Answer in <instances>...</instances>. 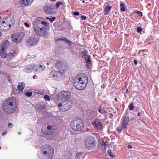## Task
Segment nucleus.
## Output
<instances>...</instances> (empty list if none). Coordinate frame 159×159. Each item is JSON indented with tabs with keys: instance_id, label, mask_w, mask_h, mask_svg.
Wrapping results in <instances>:
<instances>
[{
	"instance_id": "1",
	"label": "nucleus",
	"mask_w": 159,
	"mask_h": 159,
	"mask_svg": "<svg viewBox=\"0 0 159 159\" xmlns=\"http://www.w3.org/2000/svg\"><path fill=\"white\" fill-rule=\"evenodd\" d=\"M78 81L73 83L74 86L79 90H82L86 88V84L88 83V78L84 74H80L79 75Z\"/></svg>"
},
{
	"instance_id": "2",
	"label": "nucleus",
	"mask_w": 159,
	"mask_h": 159,
	"mask_svg": "<svg viewBox=\"0 0 159 159\" xmlns=\"http://www.w3.org/2000/svg\"><path fill=\"white\" fill-rule=\"evenodd\" d=\"M16 102L14 98L9 99L4 101L3 109L7 113L11 114L14 112L16 108Z\"/></svg>"
},
{
	"instance_id": "3",
	"label": "nucleus",
	"mask_w": 159,
	"mask_h": 159,
	"mask_svg": "<svg viewBox=\"0 0 159 159\" xmlns=\"http://www.w3.org/2000/svg\"><path fill=\"white\" fill-rule=\"evenodd\" d=\"M70 126L73 130L75 131H79L83 128L84 124L80 119L75 118L71 122Z\"/></svg>"
},
{
	"instance_id": "4",
	"label": "nucleus",
	"mask_w": 159,
	"mask_h": 159,
	"mask_svg": "<svg viewBox=\"0 0 159 159\" xmlns=\"http://www.w3.org/2000/svg\"><path fill=\"white\" fill-rule=\"evenodd\" d=\"M71 103L69 100L61 101L58 104L59 110L62 111H66L69 110L71 107Z\"/></svg>"
},
{
	"instance_id": "5",
	"label": "nucleus",
	"mask_w": 159,
	"mask_h": 159,
	"mask_svg": "<svg viewBox=\"0 0 159 159\" xmlns=\"http://www.w3.org/2000/svg\"><path fill=\"white\" fill-rule=\"evenodd\" d=\"M55 66L57 67L60 72L64 73L68 70L67 65L65 62L58 61L55 63Z\"/></svg>"
},
{
	"instance_id": "6",
	"label": "nucleus",
	"mask_w": 159,
	"mask_h": 159,
	"mask_svg": "<svg viewBox=\"0 0 159 159\" xmlns=\"http://www.w3.org/2000/svg\"><path fill=\"white\" fill-rule=\"evenodd\" d=\"M94 141L93 138L90 136L88 137L85 140V147L89 149L94 148L95 147Z\"/></svg>"
},
{
	"instance_id": "7",
	"label": "nucleus",
	"mask_w": 159,
	"mask_h": 159,
	"mask_svg": "<svg viewBox=\"0 0 159 159\" xmlns=\"http://www.w3.org/2000/svg\"><path fill=\"white\" fill-rule=\"evenodd\" d=\"M24 36V33H18L12 36V40L16 43H19L21 41Z\"/></svg>"
},
{
	"instance_id": "8",
	"label": "nucleus",
	"mask_w": 159,
	"mask_h": 159,
	"mask_svg": "<svg viewBox=\"0 0 159 159\" xmlns=\"http://www.w3.org/2000/svg\"><path fill=\"white\" fill-rule=\"evenodd\" d=\"M8 21L7 20L5 19L4 20L0 22V30L5 31L9 30L11 25Z\"/></svg>"
},
{
	"instance_id": "9",
	"label": "nucleus",
	"mask_w": 159,
	"mask_h": 159,
	"mask_svg": "<svg viewBox=\"0 0 159 159\" xmlns=\"http://www.w3.org/2000/svg\"><path fill=\"white\" fill-rule=\"evenodd\" d=\"M33 25L34 31L38 35H40V18L34 19L33 22Z\"/></svg>"
},
{
	"instance_id": "10",
	"label": "nucleus",
	"mask_w": 159,
	"mask_h": 159,
	"mask_svg": "<svg viewBox=\"0 0 159 159\" xmlns=\"http://www.w3.org/2000/svg\"><path fill=\"white\" fill-rule=\"evenodd\" d=\"M41 151L43 153H54V149L50 146L45 145L42 146L41 148Z\"/></svg>"
},
{
	"instance_id": "11",
	"label": "nucleus",
	"mask_w": 159,
	"mask_h": 159,
	"mask_svg": "<svg viewBox=\"0 0 159 159\" xmlns=\"http://www.w3.org/2000/svg\"><path fill=\"white\" fill-rule=\"evenodd\" d=\"M59 96L61 101H65L68 100L70 97L71 94L68 91H62L59 93Z\"/></svg>"
},
{
	"instance_id": "12",
	"label": "nucleus",
	"mask_w": 159,
	"mask_h": 159,
	"mask_svg": "<svg viewBox=\"0 0 159 159\" xmlns=\"http://www.w3.org/2000/svg\"><path fill=\"white\" fill-rule=\"evenodd\" d=\"M53 6L52 5H46L44 7L43 10L44 12L47 14L52 15L54 14Z\"/></svg>"
},
{
	"instance_id": "13",
	"label": "nucleus",
	"mask_w": 159,
	"mask_h": 159,
	"mask_svg": "<svg viewBox=\"0 0 159 159\" xmlns=\"http://www.w3.org/2000/svg\"><path fill=\"white\" fill-rule=\"evenodd\" d=\"M83 52V54H84V55H83V57L84 58L86 62L87 66L88 68L90 69L92 65L90 57L88 55H86L87 53V52L85 51Z\"/></svg>"
},
{
	"instance_id": "14",
	"label": "nucleus",
	"mask_w": 159,
	"mask_h": 159,
	"mask_svg": "<svg viewBox=\"0 0 159 159\" xmlns=\"http://www.w3.org/2000/svg\"><path fill=\"white\" fill-rule=\"evenodd\" d=\"M92 124L94 127L98 130H101L103 127L102 123L99 121L97 119L93 122Z\"/></svg>"
},
{
	"instance_id": "15",
	"label": "nucleus",
	"mask_w": 159,
	"mask_h": 159,
	"mask_svg": "<svg viewBox=\"0 0 159 159\" xmlns=\"http://www.w3.org/2000/svg\"><path fill=\"white\" fill-rule=\"evenodd\" d=\"M38 40V39L36 38H32L28 39L27 42V44L29 46L36 45Z\"/></svg>"
},
{
	"instance_id": "16",
	"label": "nucleus",
	"mask_w": 159,
	"mask_h": 159,
	"mask_svg": "<svg viewBox=\"0 0 159 159\" xmlns=\"http://www.w3.org/2000/svg\"><path fill=\"white\" fill-rule=\"evenodd\" d=\"M129 121V117L126 116L124 115L122 118V125L123 128H126Z\"/></svg>"
},
{
	"instance_id": "17",
	"label": "nucleus",
	"mask_w": 159,
	"mask_h": 159,
	"mask_svg": "<svg viewBox=\"0 0 159 159\" xmlns=\"http://www.w3.org/2000/svg\"><path fill=\"white\" fill-rule=\"evenodd\" d=\"M9 45V42L6 40L2 42L0 45V50L4 51L5 49Z\"/></svg>"
},
{
	"instance_id": "18",
	"label": "nucleus",
	"mask_w": 159,
	"mask_h": 159,
	"mask_svg": "<svg viewBox=\"0 0 159 159\" xmlns=\"http://www.w3.org/2000/svg\"><path fill=\"white\" fill-rule=\"evenodd\" d=\"M32 2V0H21L20 4L23 6H27L30 5Z\"/></svg>"
},
{
	"instance_id": "19",
	"label": "nucleus",
	"mask_w": 159,
	"mask_h": 159,
	"mask_svg": "<svg viewBox=\"0 0 159 159\" xmlns=\"http://www.w3.org/2000/svg\"><path fill=\"white\" fill-rule=\"evenodd\" d=\"M43 155L42 157V159H52L54 153H43Z\"/></svg>"
},
{
	"instance_id": "20",
	"label": "nucleus",
	"mask_w": 159,
	"mask_h": 159,
	"mask_svg": "<svg viewBox=\"0 0 159 159\" xmlns=\"http://www.w3.org/2000/svg\"><path fill=\"white\" fill-rule=\"evenodd\" d=\"M57 76L56 78V80H59L63 78L64 76V73L60 72L59 70L57 71Z\"/></svg>"
},
{
	"instance_id": "21",
	"label": "nucleus",
	"mask_w": 159,
	"mask_h": 159,
	"mask_svg": "<svg viewBox=\"0 0 159 159\" xmlns=\"http://www.w3.org/2000/svg\"><path fill=\"white\" fill-rule=\"evenodd\" d=\"M48 135H51L53 133L55 130L54 126L51 125H48L47 126Z\"/></svg>"
},
{
	"instance_id": "22",
	"label": "nucleus",
	"mask_w": 159,
	"mask_h": 159,
	"mask_svg": "<svg viewBox=\"0 0 159 159\" xmlns=\"http://www.w3.org/2000/svg\"><path fill=\"white\" fill-rule=\"evenodd\" d=\"M48 34L47 31V29H43V30H40V36L44 37H46Z\"/></svg>"
},
{
	"instance_id": "23",
	"label": "nucleus",
	"mask_w": 159,
	"mask_h": 159,
	"mask_svg": "<svg viewBox=\"0 0 159 159\" xmlns=\"http://www.w3.org/2000/svg\"><path fill=\"white\" fill-rule=\"evenodd\" d=\"M25 84L24 83L21 82L20 83L18 86V89L19 91H22L24 87H25Z\"/></svg>"
},
{
	"instance_id": "24",
	"label": "nucleus",
	"mask_w": 159,
	"mask_h": 159,
	"mask_svg": "<svg viewBox=\"0 0 159 159\" xmlns=\"http://www.w3.org/2000/svg\"><path fill=\"white\" fill-rule=\"evenodd\" d=\"M57 74V71H52L50 74L49 77H52L53 79L56 80Z\"/></svg>"
},
{
	"instance_id": "25",
	"label": "nucleus",
	"mask_w": 159,
	"mask_h": 159,
	"mask_svg": "<svg viewBox=\"0 0 159 159\" xmlns=\"http://www.w3.org/2000/svg\"><path fill=\"white\" fill-rule=\"evenodd\" d=\"M41 24L43 26L40 28V30H43V29H47L48 26V23L44 21H41Z\"/></svg>"
},
{
	"instance_id": "26",
	"label": "nucleus",
	"mask_w": 159,
	"mask_h": 159,
	"mask_svg": "<svg viewBox=\"0 0 159 159\" xmlns=\"http://www.w3.org/2000/svg\"><path fill=\"white\" fill-rule=\"evenodd\" d=\"M111 7L109 5H107L106 7L104 10L105 13L106 15L108 14L111 10Z\"/></svg>"
},
{
	"instance_id": "27",
	"label": "nucleus",
	"mask_w": 159,
	"mask_h": 159,
	"mask_svg": "<svg viewBox=\"0 0 159 159\" xmlns=\"http://www.w3.org/2000/svg\"><path fill=\"white\" fill-rule=\"evenodd\" d=\"M99 111L101 113H107V111L105 110L103 107H100L99 108Z\"/></svg>"
},
{
	"instance_id": "28",
	"label": "nucleus",
	"mask_w": 159,
	"mask_h": 159,
	"mask_svg": "<svg viewBox=\"0 0 159 159\" xmlns=\"http://www.w3.org/2000/svg\"><path fill=\"white\" fill-rule=\"evenodd\" d=\"M48 130L47 127V128L43 126L42 127V131L43 134L48 135Z\"/></svg>"
},
{
	"instance_id": "29",
	"label": "nucleus",
	"mask_w": 159,
	"mask_h": 159,
	"mask_svg": "<svg viewBox=\"0 0 159 159\" xmlns=\"http://www.w3.org/2000/svg\"><path fill=\"white\" fill-rule=\"evenodd\" d=\"M0 55L1 57L3 58H5L6 57L7 55L4 51H2L1 50H0Z\"/></svg>"
},
{
	"instance_id": "30",
	"label": "nucleus",
	"mask_w": 159,
	"mask_h": 159,
	"mask_svg": "<svg viewBox=\"0 0 159 159\" xmlns=\"http://www.w3.org/2000/svg\"><path fill=\"white\" fill-rule=\"evenodd\" d=\"M62 40L63 41H64L66 42H66H70L69 41V40H68L66 39L65 38H59L57 39V41H61Z\"/></svg>"
},
{
	"instance_id": "31",
	"label": "nucleus",
	"mask_w": 159,
	"mask_h": 159,
	"mask_svg": "<svg viewBox=\"0 0 159 159\" xmlns=\"http://www.w3.org/2000/svg\"><path fill=\"white\" fill-rule=\"evenodd\" d=\"M120 10L121 11H125V8L124 6V4L123 3H121L120 4Z\"/></svg>"
},
{
	"instance_id": "32",
	"label": "nucleus",
	"mask_w": 159,
	"mask_h": 159,
	"mask_svg": "<svg viewBox=\"0 0 159 159\" xmlns=\"http://www.w3.org/2000/svg\"><path fill=\"white\" fill-rule=\"evenodd\" d=\"M107 145V144L103 141H102V149L103 150L106 149V146Z\"/></svg>"
},
{
	"instance_id": "33",
	"label": "nucleus",
	"mask_w": 159,
	"mask_h": 159,
	"mask_svg": "<svg viewBox=\"0 0 159 159\" xmlns=\"http://www.w3.org/2000/svg\"><path fill=\"white\" fill-rule=\"evenodd\" d=\"M129 108L130 110H133L134 109V107L133 103H132L130 104L129 106Z\"/></svg>"
},
{
	"instance_id": "34",
	"label": "nucleus",
	"mask_w": 159,
	"mask_h": 159,
	"mask_svg": "<svg viewBox=\"0 0 159 159\" xmlns=\"http://www.w3.org/2000/svg\"><path fill=\"white\" fill-rule=\"evenodd\" d=\"M33 69H34V68L32 67V68H27L25 69V71L27 72L28 73H30V72H31L32 71V70H33Z\"/></svg>"
},
{
	"instance_id": "35",
	"label": "nucleus",
	"mask_w": 159,
	"mask_h": 159,
	"mask_svg": "<svg viewBox=\"0 0 159 159\" xmlns=\"http://www.w3.org/2000/svg\"><path fill=\"white\" fill-rule=\"evenodd\" d=\"M44 98L46 101H49L50 100V97L47 95H46L44 97Z\"/></svg>"
},
{
	"instance_id": "36",
	"label": "nucleus",
	"mask_w": 159,
	"mask_h": 159,
	"mask_svg": "<svg viewBox=\"0 0 159 159\" xmlns=\"http://www.w3.org/2000/svg\"><path fill=\"white\" fill-rule=\"evenodd\" d=\"M82 156V154L81 153H77L76 154V157L77 158H80Z\"/></svg>"
},
{
	"instance_id": "37",
	"label": "nucleus",
	"mask_w": 159,
	"mask_h": 159,
	"mask_svg": "<svg viewBox=\"0 0 159 159\" xmlns=\"http://www.w3.org/2000/svg\"><path fill=\"white\" fill-rule=\"evenodd\" d=\"M46 18L47 19L49 20V21H51V22H52L54 20H55V19H56V18L55 17H53L52 18H49V17H46Z\"/></svg>"
},
{
	"instance_id": "38",
	"label": "nucleus",
	"mask_w": 159,
	"mask_h": 159,
	"mask_svg": "<svg viewBox=\"0 0 159 159\" xmlns=\"http://www.w3.org/2000/svg\"><path fill=\"white\" fill-rule=\"evenodd\" d=\"M25 95L28 97H30L32 95V93L31 92H27L25 93Z\"/></svg>"
},
{
	"instance_id": "39",
	"label": "nucleus",
	"mask_w": 159,
	"mask_h": 159,
	"mask_svg": "<svg viewBox=\"0 0 159 159\" xmlns=\"http://www.w3.org/2000/svg\"><path fill=\"white\" fill-rule=\"evenodd\" d=\"M7 56L9 57L10 59H12L14 55L11 53H9L8 54Z\"/></svg>"
},
{
	"instance_id": "40",
	"label": "nucleus",
	"mask_w": 159,
	"mask_h": 159,
	"mask_svg": "<svg viewBox=\"0 0 159 159\" xmlns=\"http://www.w3.org/2000/svg\"><path fill=\"white\" fill-rule=\"evenodd\" d=\"M61 4H62V3L61 2H57L56 4V8H58L59 7V6Z\"/></svg>"
},
{
	"instance_id": "41",
	"label": "nucleus",
	"mask_w": 159,
	"mask_h": 159,
	"mask_svg": "<svg viewBox=\"0 0 159 159\" xmlns=\"http://www.w3.org/2000/svg\"><path fill=\"white\" fill-rule=\"evenodd\" d=\"M142 30V29L141 27H139L137 28V31L138 33H140L141 32Z\"/></svg>"
},
{
	"instance_id": "42",
	"label": "nucleus",
	"mask_w": 159,
	"mask_h": 159,
	"mask_svg": "<svg viewBox=\"0 0 159 159\" xmlns=\"http://www.w3.org/2000/svg\"><path fill=\"white\" fill-rule=\"evenodd\" d=\"M45 66L44 65H40V70L42 71L45 68Z\"/></svg>"
},
{
	"instance_id": "43",
	"label": "nucleus",
	"mask_w": 159,
	"mask_h": 159,
	"mask_svg": "<svg viewBox=\"0 0 159 159\" xmlns=\"http://www.w3.org/2000/svg\"><path fill=\"white\" fill-rule=\"evenodd\" d=\"M107 152L109 155H110L111 157H115V156L111 155V151L110 149L108 150Z\"/></svg>"
},
{
	"instance_id": "44",
	"label": "nucleus",
	"mask_w": 159,
	"mask_h": 159,
	"mask_svg": "<svg viewBox=\"0 0 159 159\" xmlns=\"http://www.w3.org/2000/svg\"><path fill=\"white\" fill-rule=\"evenodd\" d=\"M136 12L138 13L140 16H143L142 13V12L140 11H136Z\"/></svg>"
},
{
	"instance_id": "45",
	"label": "nucleus",
	"mask_w": 159,
	"mask_h": 159,
	"mask_svg": "<svg viewBox=\"0 0 159 159\" xmlns=\"http://www.w3.org/2000/svg\"><path fill=\"white\" fill-rule=\"evenodd\" d=\"M8 127L10 128H12L13 126V125L11 123H9L8 125Z\"/></svg>"
},
{
	"instance_id": "46",
	"label": "nucleus",
	"mask_w": 159,
	"mask_h": 159,
	"mask_svg": "<svg viewBox=\"0 0 159 159\" xmlns=\"http://www.w3.org/2000/svg\"><path fill=\"white\" fill-rule=\"evenodd\" d=\"M86 16H82L81 17V19L83 20H86Z\"/></svg>"
},
{
	"instance_id": "47",
	"label": "nucleus",
	"mask_w": 159,
	"mask_h": 159,
	"mask_svg": "<svg viewBox=\"0 0 159 159\" xmlns=\"http://www.w3.org/2000/svg\"><path fill=\"white\" fill-rule=\"evenodd\" d=\"M69 41L70 42L69 43V42H67L66 43L69 44V46H71L72 45V44H73L74 43H72V42H71V41H69Z\"/></svg>"
},
{
	"instance_id": "48",
	"label": "nucleus",
	"mask_w": 159,
	"mask_h": 159,
	"mask_svg": "<svg viewBox=\"0 0 159 159\" xmlns=\"http://www.w3.org/2000/svg\"><path fill=\"white\" fill-rule=\"evenodd\" d=\"M121 129L120 128H117L116 130L118 132L119 134L121 131Z\"/></svg>"
},
{
	"instance_id": "49",
	"label": "nucleus",
	"mask_w": 159,
	"mask_h": 159,
	"mask_svg": "<svg viewBox=\"0 0 159 159\" xmlns=\"http://www.w3.org/2000/svg\"><path fill=\"white\" fill-rule=\"evenodd\" d=\"M74 15L75 16H78L80 15V13L79 12H75Z\"/></svg>"
},
{
	"instance_id": "50",
	"label": "nucleus",
	"mask_w": 159,
	"mask_h": 159,
	"mask_svg": "<svg viewBox=\"0 0 159 159\" xmlns=\"http://www.w3.org/2000/svg\"><path fill=\"white\" fill-rule=\"evenodd\" d=\"M25 26H26V27H27L28 28H29L30 27V25L27 23H25Z\"/></svg>"
},
{
	"instance_id": "51",
	"label": "nucleus",
	"mask_w": 159,
	"mask_h": 159,
	"mask_svg": "<svg viewBox=\"0 0 159 159\" xmlns=\"http://www.w3.org/2000/svg\"><path fill=\"white\" fill-rule=\"evenodd\" d=\"M134 62L135 65H136L137 64V61L136 60H134Z\"/></svg>"
},
{
	"instance_id": "52",
	"label": "nucleus",
	"mask_w": 159,
	"mask_h": 159,
	"mask_svg": "<svg viewBox=\"0 0 159 159\" xmlns=\"http://www.w3.org/2000/svg\"><path fill=\"white\" fill-rule=\"evenodd\" d=\"M128 147L129 148H130V149H131L132 148V146L131 145H129L128 146Z\"/></svg>"
},
{
	"instance_id": "53",
	"label": "nucleus",
	"mask_w": 159,
	"mask_h": 159,
	"mask_svg": "<svg viewBox=\"0 0 159 159\" xmlns=\"http://www.w3.org/2000/svg\"><path fill=\"white\" fill-rule=\"evenodd\" d=\"M109 115H110V117L111 118L113 116V115L112 113H111L109 114Z\"/></svg>"
},
{
	"instance_id": "54",
	"label": "nucleus",
	"mask_w": 159,
	"mask_h": 159,
	"mask_svg": "<svg viewBox=\"0 0 159 159\" xmlns=\"http://www.w3.org/2000/svg\"><path fill=\"white\" fill-rule=\"evenodd\" d=\"M141 112H139L138 114V116H140L141 115Z\"/></svg>"
},
{
	"instance_id": "55",
	"label": "nucleus",
	"mask_w": 159,
	"mask_h": 159,
	"mask_svg": "<svg viewBox=\"0 0 159 159\" xmlns=\"http://www.w3.org/2000/svg\"><path fill=\"white\" fill-rule=\"evenodd\" d=\"M115 101H116V102H117V99L116 98H115Z\"/></svg>"
},
{
	"instance_id": "56",
	"label": "nucleus",
	"mask_w": 159,
	"mask_h": 159,
	"mask_svg": "<svg viewBox=\"0 0 159 159\" xmlns=\"http://www.w3.org/2000/svg\"><path fill=\"white\" fill-rule=\"evenodd\" d=\"M30 55H28V56H27L28 57H28V58H30Z\"/></svg>"
},
{
	"instance_id": "57",
	"label": "nucleus",
	"mask_w": 159,
	"mask_h": 159,
	"mask_svg": "<svg viewBox=\"0 0 159 159\" xmlns=\"http://www.w3.org/2000/svg\"><path fill=\"white\" fill-rule=\"evenodd\" d=\"M37 110H38V112H39H39H40V111H39V108H38V109H37Z\"/></svg>"
},
{
	"instance_id": "58",
	"label": "nucleus",
	"mask_w": 159,
	"mask_h": 159,
	"mask_svg": "<svg viewBox=\"0 0 159 159\" xmlns=\"http://www.w3.org/2000/svg\"><path fill=\"white\" fill-rule=\"evenodd\" d=\"M35 76H36V75L34 76H33V78H35Z\"/></svg>"
},
{
	"instance_id": "59",
	"label": "nucleus",
	"mask_w": 159,
	"mask_h": 159,
	"mask_svg": "<svg viewBox=\"0 0 159 159\" xmlns=\"http://www.w3.org/2000/svg\"><path fill=\"white\" fill-rule=\"evenodd\" d=\"M153 155H157V154H155V153H154V154H153Z\"/></svg>"
},
{
	"instance_id": "60",
	"label": "nucleus",
	"mask_w": 159,
	"mask_h": 159,
	"mask_svg": "<svg viewBox=\"0 0 159 159\" xmlns=\"http://www.w3.org/2000/svg\"><path fill=\"white\" fill-rule=\"evenodd\" d=\"M82 2H83V3H84V2H85L84 1H82Z\"/></svg>"
},
{
	"instance_id": "61",
	"label": "nucleus",
	"mask_w": 159,
	"mask_h": 159,
	"mask_svg": "<svg viewBox=\"0 0 159 159\" xmlns=\"http://www.w3.org/2000/svg\"><path fill=\"white\" fill-rule=\"evenodd\" d=\"M1 32H0V37L1 36Z\"/></svg>"
},
{
	"instance_id": "62",
	"label": "nucleus",
	"mask_w": 159,
	"mask_h": 159,
	"mask_svg": "<svg viewBox=\"0 0 159 159\" xmlns=\"http://www.w3.org/2000/svg\"><path fill=\"white\" fill-rule=\"evenodd\" d=\"M35 57V56H33L31 57Z\"/></svg>"
},
{
	"instance_id": "63",
	"label": "nucleus",
	"mask_w": 159,
	"mask_h": 159,
	"mask_svg": "<svg viewBox=\"0 0 159 159\" xmlns=\"http://www.w3.org/2000/svg\"><path fill=\"white\" fill-rule=\"evenodd\" d=\"M107 146H109V145L108 144H107Z\"/></svg>"
},
{
	"instance_id": "64",
	"label": "nucleus",
	"mask_w": 159,
	"mask_h": 159,
	"mask_svg": "<svg viewBox=\"0 0 159 159\" xmlns=\"http://www.w3.org/2000/svg\"><path fill=\"white\" fill-rule=\"evenodd\" d=\"M126 91H128V89H127L126 90Z\"/></svg>"
}]
</instances>
